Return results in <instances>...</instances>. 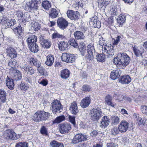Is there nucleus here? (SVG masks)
<instances>
[{
    "label": "nucleus",
    "mask_w": 147,
    "mask_h": 147,
    "mask_svg": "<svg viewBox=\"0 0 147 147\" xmlns=\"http://www.w3.org/2000/svg\"><path fill=\"white\" fill-rule=\"evenodd\" d=\"M114 47L111 44H108L102 47V53L107 56H112L114 55Z\"/></svg>",
    "instance_id": "423d86ee"
},
{
    "label": "nucleus",
    "mask_w": 147,
    "mask_h": 147,
    "mask_svg": "<svg viewBox=\"0 0 147 147\" xmlns=\"http://www.w3.org/2000/svg\"><path fill=\"white\" fill-rule=\"evenodd\" d=\"M102 54H98L96 57V59L99 62L103 61L105 59V54L102 53Z\"/></svg>",
    "instance_id": "09e8293b"
},
{
    "label": "nucleus",
    "mask_w": 147,
    "mask_h": 147,
    "mask_svg": "<svg viewBox=\"0 0 147 147\" xmlns=\"http://www.w3.org/2000/svg\"><path fill=\"white\" fill-rule=\"evenodd\" d=\"M109 0H98V6L104 9L105 7L109 3Z\"/></svg>",
    "instance_id": "393cba45"
},
{
    "label": "nucleus",
    "mask_w": 147,
    "mask_h": 147,
    "mask_svg": "<svg viewBox=\"0 0 147 147\" xmlns=\"http://www.w3.org/2000/svg\"><path fill=\"white\" fill-rule=\"evenodd\" d=\"M15 15L17 17L18 20H23L25 21H29V20L25 14L21 11L18 10L15 11Z\"/></svg>",
    "instance_id": "4468645a"
},
{
    "label": "nucleus",
    "mask_w": 147,
    "mask_h": 147,
    "mask_svg": "<svg viewBox=\"0 0 147 147\" xmlns=\"http://www.w3.org/2000/svg\"><path fill=\"white\" fill-rule=\"evenodd\" d=\"M52 110L53 113H60L62 110V105L60 102H53L51 104Z\"/></svg>",
    "instance_id": "9d476101"
},
{
    "label": "nucleus",
    "mask_w": 147,
    "mask_h": 147,
    "mask_svg": "<svg viewBox=\"0 0 147 147\" xmlns=\"http://www.w3.org/2000/svg\"><path fill=\"white\" fill-rule=\"evenodd\" d=\"M40 114V111L35 113L33 117V120L35 121L39 122L42 121L41 118Z\"/></svg>",
    "instance_id": "e433bc0d"
},
{
    "label": "nucleus",
    "mask_w": 147,
    "mask_h": 147,
    "mask_svg": "<svg viewBox=\"0 0 147 147\" xmlns=\"http://www.w3.org/2000/svg\"><path fill=\"white\" fill-rule=\"evenodd\" d=\"M65 119V117L62 115L57 117L53 121V123H59Z\"/></svg>",
    "instance_id": "a19ab883"
},
{
    "label": "nucleus",
    "mask_w": 147,
    "mask_h": 147,
    "mask_svg": "<svg viewBox=\"0 0 147 147\" xmlns=\"http://www.w3.org/2000/svg\"><path fill=\"white\" fill-rule=\"evenodd\" d=\"M69 55L71 56V57H70L69 60H68V63H72L74 61L75 59L76 58V56L74 54H70Z\"/></svg>",
    "instance_id": "6e6d98bb"
},
{
    "label": "nucleus",
    "mask_w": 147,
    "mask_h": 147,
    "mask_svg": "<svg viewBox=\"0 0 147 147\" xmlns=\"http://www.w3.org/2000/svg\"><path fill=\"white\" fill-rule=\"evenodd\" d=\"M50 145L52 147H64L63 143L59 142L55 140L51 142L50 143Z\"/></svg>",
    "instance_id": "2f4dec72"
},
{
    "label": "nucleus",
    "mask_w": 147,
    "mask_h": 147,
    "mask_svg": "<svg viewBox=\"0 0 147 147\" xmlns=\"http://www.w3.org/2000/svg\"><path fill=\"white\" fill-rule=\"evenodd\" d=\"M40 44L42 47L45 49L49 48L51 46L50 41L48 40L43 39L40 40Z\"/></svg>",
    "instance_id": "4be33fe9"
},
{
    "label": "nucleus",
    "mask_w": 147,
    "mask_h": 147,
    "mask_svg": "<svg viewBox=\"0 0 147 147\" xmlns=\"http://www.w3.org/2000/svg\"><path fill=\"white\" fill-rule=\"evenodd\" d=\"M88 136L82 134H77L72 141V143L76 144L82 141H84L87 140Z\"/></svg>",
    "instance_id": "1a4fd4ad"
},
{
    "label": "nucleus",
    "mask_w": 147,
    "mask_h": 147,
    "mask_svg": "<svg viewBox=\"0 0 147 147\" xmlns=\"http://www.w3.org/2000/svg\"><path fill=\"white\" fill-rule=\"evenodd\" d=\"M53 38H59L62 39L64 38L63 35L60 34L57 32H55L52 35Z\"/></svg>",
    "instance_id": "37998d69"
},
{
    "label": "nucleus",
    "mask_w": 147,
    "mask_h": 147,
    "mask_svg": "<svg viewBox=\"0 0 147 147\" xmlns=\"http://www.w3.org/2000/svg\"><path fill=\"white\" fill-rule=\"evenodd\" d=\"M141 110L142 112L144 114L147 115V106H142L141 107Z\"/></svg>",
    "instance_id": "4d7b16f0"
},
{
    "label": "nucleus",
    "mask_w": 147,
    "mask_h": 147,
    "mask_svg": "<svg viewBox=\"0 0 147 147\" xmlns=\"http://www.w3.org/2000/svg\"><path fill=\"white\" fill-rule=\"evenodd\" d=\"M71 126L68 123H65L60 124L59 130L60 132L63 134L67 133L70 130Z\"/></svg>",
    "instance_id": "9b49d317"
},
{
    "label": "nucleus",
    "mask_w": 147,
    "mask_h": 147,
    "mask_svg": "<svg viewBox=\"0 0 147 147\" xmlns=\"http://www.w3.org/2000/svg\"><path fill=\"white\" fill-rule=\"evenodd\" d=\"M69 110L73 114L76 115L78 112V107L76 102H72L70 105Z\"/></svg>",
    "instance_id": "a211bd4d"
},
{
    "label": "nucleus",
    "mask_w": 147,
    "mask_h": 147,
    "mask_svg": "<svg viewBox=\"0 0 147 147\" xmlns=\"http://www.w3.org/2000/svg\"><path fill=\"white\" fill-rule=\"evenodd\" d=\"M28 144L25 142H22L16 144L15 147H28Z\"/></svg>",
    "instance_id": "8fccbe9b"
},
{
    "label": "nucleus",
    "mask_w": 147,
    "mask_h": 147,
    "mask_svg": "<svg viewBox=\"0 0 147 147\" xmlns=\"http://www.w3.org/2000/svg\"><path fill=\"white\" fill-rule=\"evenodd\" d=\"M120 76L119 71L118 70H113L111 72L110 77L111 79L115 80L118 78Z\"/></svg>",
    "instance_id": "c756f323"
},
{
    "label": "nucleus",
    "mask_w": 147,
    "mask_h": 147,
    "mask_svg": "<svg viewBox=\"0 0 147 147\" xmlns=\"http://www.w3.org/2000/svg\"><path fill=\"white\" fill-rule=\"evenodd\" d=\"M70 72L67 69L62 70L61 72V78L66 79L69 76Z\"/></svg>",
    "instance_id": "a878e982"
},
{
    "label": "nucleus",
    "mask_w": 147,
    "mask_h": 147,
    "mask_svg": "<svg viewBox=\"0 0 147 147\" xmlns=\"http://www.w3.org/2000/svg\"><path fill=\"white\" fill-rule=\"evenodd\" d=\"M31 25V29L34 31L38 30L40 28L39 24L37 22H33Z\"/></svg>",
    "instance_id": "4c0bfd02"
},
{
    "label": "nucleus",
    "mask_w": 147,
    "mask_h": 147,
    "mask_svg": "<svg viewBox=\"0 0 147 147\" xmlns=\"http://www.w3.org/2000/svg\"><path fill=\"white\" fill-rule=\"evenodd\" d=\"M119 131V128L117 127H114L111 129V134L114 135H115L118 134Z\"/></svg>",
    "instance_id": "5fc2aeb1"
},
{
    "label": "nucleus",
    "mask_w": 147,
    "mask_h": 147,
    "mask_svg": "<svg viewBox=\"0 0 147 147\" xmlns=\"http://www.w3.org/2000/svg\"><path fill=\"white\" fill-rule=\"evenodd\" d=\"M68 118L70 122L74 125L76 124L75 117L69 115Z\"/></svg>",
    "instance_id": "bf43d9fd"
},
{
    "label": "nucleus",
    "mask_w": 147,
    "mask_h": 147,
    "mask_svg": "<svg viewBox=\"0 0 147 147\" xmlns=\"http://www.w3.org/2000/svg\"><path fill=\"white\" fill-rule=\"evenodd\" d=\"M122 139L123 142L124 143L125 145H127L129 143L128 139L127 138L123 137Z\"/></svg>",
    "instance_id": "69168bd1"
},
{
    "label": "nucleus",
    "mask_w": 147,
    "mask_h": 147,
    "mask_svg": "<svg viewBox=\"0 0 147 147\" xmlns=\"http://www.w3.org/2000/svg\"><path fill=\"white\" fill-rule=\"evenodd\" d=\"M67 15L68 18L72 20H76L79 18V13L78 11L70 10L67 11Z\"/></svg>",
    "instance_id": "f8f14e48"
},
{
    "label": "nucleus",
    "mask_w": 147,
    "mask_h": 147,
    "mask_svg": "<svg viewBox=\"0 0 147 147\" xmlns=\"http://www.w3.org/2000/svg\"><path fill=\"white\" fill-rule=\"evenodd\" d=\"M8 65L12 68L14 69L16 68V66H17V62L16 61L11 59L8 63Z\"/></svg>",
    "instance_id": "3c124183"
},
{
    "label": "nucleus",
    "mask_w": 147,
    "mask_h": 147,
    "mask_svg": "<svg viewBox=\"0 0 147 147\" xmlns=\"http://www.w3.org/2000/svg\"><path fill=\"white\" fill-rule=\"evenodd\" d=\"M58 45L59 49L61 51H63L67 48L68 44L66 42H61Z\"/></svg>",
    "instance_id": "c85d7f7f"
},
{
    "label": "nucleus",
    "mask_w": 147,
    "mask_h": 147,
    "mask_svg": "<svg viewBox=\"0 0 147 147\" xmlns=\"http://www.w3.org/2000/svg\"><path fill=\"white\" fill-rule=\"evenodd\" d=\"M90 103V102H81L80 105L82 108H84L88 107Z\"/></svg>",
    "instance_id": "864d4df0"
},
{
    "label": "nucleus",
    "mask_w": 147,
    "mask_h": 147,
    "mask_svg": "<svg viewBox=\"0 0 147 147\" xmlns=\"http://www.w3.org/2000/svg\"><path fill=\"white\" fill-rule=\"evenodd\" d=\"M112 124L114 125L118 124L119 122V118L117 116H113L112 118Z\"/></svg>",
    "instance_id": "de8ad7c7"
},
{
    "label": "nucleus",
    "mask_w": 147,
    "mask_h": 147,
    "mask_svg": "<svg viewBox=\"0 0 147 147\" xmlns=\"http://www.w3.org/2000/svg\"><path fill=\"white\" fill-rule=\"evenodd\" d=\"M109 122L110 121L109 118L107 116H104L102 119L100 125L101 127L105 128L107 127Z\"/></svg>",
    "instance_id": "6ab92c4d"
},
{
    "label": "nucleus",
    "mask_w": 147,
    "mask_h": 147,
    "mask_svg": "<svg viewBox=\"0 0 147 147\" xmlns=\"http://www.w3.org/2000/svg\"><path fill=\"white\" fill-rule=\"evenodd\" d=\"M91 89L90 87L88 85H84L82 87V90L84 91H88Z\"/></svg>",
    "instance_id": "13d9d810"
},
{
    "label": "nucleus",
    "mask_w": 147,
    "mask_h": 147,
    "mask_svg": "<svg viewBox=\"0 0 147 147\" xmlns=\"http://www.w3.org/2000/svg\"><path fill=\"white\" fill-rule=\"evenodd\" d=\"M47 58V60L45 62L46 64L48 66H51L52 65L54 62V59L53 55H49Z\"/></svg>",
    "instance_id": "bb28decb"
},
{
    "label": "nucleus",
    "mask_w": 147,
    "mask_h": 147,
    "mask_svg": "<svg viewBox=\"0 0 147 147\" xmlns=\"http://www.w3.org/2000/svg\"><path fill=\"white\" fill-rule=\"evenodd\" d=\"M13 30L16 34L21 35L23 32V29L21 26H18L14 28Z\"/></svg>",
    "instance_id": "ea45409f"
},
{
    "label": "nucleus",
    "mask_w": 147,
    "mask_h": 147,
    "mask_svg": "<svg viewBox=\"0 0 147 147\" xmlns=\"http://www.w3.org/2000/svg\"><path fill=\"white\" fill-rule=\"evenodd\" d=\"M14 78L16 80H20L22 78L21 72L18 70H17L14 73Z\"/></svg>",
    "instance_id": "49530a36"
},
{
    "label": "nucleus",
    "mask_w": 147,
    "mask_h": 147,
    "mask_svg": "<svg viewBox=\"0 0 147 147\" xmlns=\"http://www.w3.org/2000/svg\"><path fill=\"white\" fill-rule=\"evenodd\" d=\"M21 134H16L12 130L9 129L5 131L3 134V136L6 140H16L20 138Z\"/></svg>",
    "instance_id": "7ed1b4c3"
},
{
    "label": "nucleus",
    "mask_w": 147,
    "mask_h": 147,
    "mask_svg": "<svg viewBox=\"0 0 147 147\" xmlns=\"http://www.w3.org/2000/svg\"><path fill=\"white\" fill-rule=\"evenodd\" d=\"M6 83L8 88L10 90L14 89V84L13 80L8 76L6 79Z\"/></svg>",
    "instance_id": "412c9836"
},
{
    "label": "nucleus",
    "mask_w": 147,
    "mask_h": 147,
    "mask_svg": "<svg viewBox=\"0 0 147 147\" xmlns=\"http://www.w3.org/2000/svg\"><path fill=\"white\" fill-rule=\"evenodd\" d=\"M129 127V123L125 121H122L119 126V129L120 132L123 133L125 132Z\"/></svg>",
    "instance_id": "2eb2a0df"
},
{
    "label": "nucleus",
    "mask_w": 147,
    "mask_h": 147,
    "mask_svg": "<svg viewBox=\"0 0 147 147\" xmlns=\"http://www.w3.org/2000/svg\"><path fill=\"white\" fill-rule=\"evenodd\" d=\"M6 53L7 56L11 58H15L17 57V53L15 50L12 48L9 47L7 49Z\"/></svg>",
    "instance_id": "aec40b11"
},
{
    "label": "nucleus",
    "mask_w": 147,
    "mask_h": 147,
    "mask_svg": "<svg viewBox=\"0 0 147 147\" xmlns=\"http://www.w3.org/2000/svg\"><path fill=\"white\" fill-rule=\"evenodd\" d=\"M121 39V36H117L115 38H113V40L114 41L113 45H117L120 41Z\"/></svg>",
    "instance_id": "603ef678"
},
{
    "label": "nucleus",
    "mask_w": 147,
    "mask_h": 147,
    "mask_svg": "<svg viewBox=\"0 0 147 147\" xmlns=\"http://www.w3.org/2000/svg\"><path fill=\"white\" fill-rule=\"evenodd\" d=\"M87 50H86L84 43H81L79 45V50L83 56H85L88 59L92 60L93 59V54L94 53L95 50L93 44L90 43L88 45Z\"/></svg>",
    "instance_id": "f257e3e1"
},
{
    "label": "nucleus",
    "mask_w": 147,
    "mask_h": 147,
    "mask_svg": "<svg viewBox=\"0 0 147 147\" xmlns=\"http://www.w3.org/2000/svg\"><path fill=\"white\" fill-rule=\"evenodd\" d=\"M107 147H117V145L115 143L109 142L107 144Z\"/></svg>",
    "instance_id": "e2e57ef3"
},
{
    "label": "nucleus",
    "mask_w": 147,
    "mask_h": 147,
    "mask_svg": "<svg viewBox=\"0 0 147 147\" xmlns=\"http://www.w3.org/2000/svg\"><path fill=\"white\" fill-rule=\"evenodd\" d=\"M39 4L38 3L36 4L31 1H28L25 0L22 3V5L24 8L27 11H30L31 10H35L38 9Z\"/></svg>",
    "instance_id": "39448f33"
},
{
    "label": "nucleus",
    "mask_w": 147,
    "mask_h": 147,
    "mask_svg": "<svg viewBox=\"0 0 147 147\" xmlns=\"http://www.w3.org/2000/svg\"><path fill=\"white\" fill-rule=\"evenodd\" d=\"M69 43L75 48L79 47L75 40L73 38L70 39L68 42Z\"/></svg>",
    "instance_id": "c03bdc74"
},
{
    "label": "nucleus",
    "mask_w": 147,
    "mask_h": 147,
    "mask_svg": "<svg viewBox=\"0 0 147 147\" xmlns=\"http://www.w3.org/2000/svg\"><path fill=\"white\" fill-rule=\"evenodd\" d=\"M58 14V11L56 9L52 8L50 11L49 16L52 18H55L57 16Z\"/></svg>",
    "instance_id": "f704fd0d"
},
{
    "label": "nucleus",
    "mask_w": 147,
    "mask_h": 147,
    "mask_svg": "<svg viewBox=\"0 0 147 147\" xmlns=\"http://www.w3.org/2000/svg\"><path fill=\"white\" fill-rule=\"evenodd\" d=\"M130 57L126 53H119L117 56L113 60L115 64L126 66L128 65L130 61Z\"/></svg>",
    "instance_id": "f03ea898"
},
{
    "label": "nucleus",
    "mask_w": 147,
    "mask_h": 147,
    "mask_svg": "<svg viewBox=\"0 0 147 147\" xmlns=\"http://www.w3.org/2000/svg\"><path fill=\"white\" fill-rule=\"evenodd\" d=\"M57 23L58 26L62 30L66 28L68 25V22L62 18H58Z\"/></svg>",
    "instance_id": "ddd939ff"
},
{
    "label": "nucleus",
    "mask_w": 147,
    "mask_h": 147,
    "mask_svg": "<svg viewBox=\"0 0 147 147\" xmlns=\"http://www.w3.org/2000/svg\"><path fill=\"white\" fill-rule=\"evenodd\" d=\"M42 6L45 10H48L51 7V5L49 1L46 0L42 2Z\"/></svg>",
    "instance_id": "58836bf2"
},
{
    "label": "nucleus",
    "mask_w": 147,
    "mask_h": 147,
    "mask_svg": "<svg viewBox=\"0 0 147 147\" xmlns=\"http://www.w3.org/2000/svg\"><path fill=\"white\" fill-rule=\"evenodd\" d=\"M69 54H70L69 53H63L61 57L62 61L68 63L69 61L68 60H69L70 57H71V56H70Z\"/></svg>",
    "instance_id": "c9c22d12"
},
{
    "label": "nucleus",
    "mask_w": 147,
    "mask_h": 147,
    "mask_svg": "<svg viewBox=\"0 0 147 147\" xmlns=\"http://www.w3.org/2000/svg\"><path fill=\"white\" fill-rule=\"evenodd\" d=\"M2 23L6 27H9L13 26L16 23L15 20L14 19L11 20L5 19V18L2 20Z\"/></svg>",
    "instance_id": "f3484780"
},
{
    "label": "nucleus",
    "mask_w": 147,
    "mask_h": 147,
    "mask_svg": "<svg viewBox=\"0 0 147 147\" xmlns=\"http://www.w3.org/2000/svg\"><path fill=\"white\" fill-rule=\"evenodd\" d=\"M133 50L136 56H141L142 57H143L142 55L144 53V50L142 47H137L134 46L133 48Z\"/></svg>",
    "instance_id": "dca6fc26"
},
{
    "label": "nucleus",
    "mask_w": 147,
    "mask_h": 147,
    "mask_svg": "<svg viewBox=\"0 0 147 147\" xmlns=\"http://www.w3.org/2000/svg\"><path fill=\"white\" fill-rule=\"evenodd\" d=\"M125 16L124 15L121 14L117 18V23L120 25H122L125 22Z\"/></svg>",
    "instance_id": "cd10ccee"
},
{
    "label": "nucleus",
    "mask_w": 147,
    "mask_h": 147,
    "mask_svg": "<svg viewBox=\"0 0 147 147\" xmlns=\"http://www.w3.org/2000/svg\"><path fill=\"white\" fill-rule=\"evenodd\" d=\"M20 88L21 90H25L28 89V87L25 86L24 84L22 83L20 84Z\"/></svg>",
    "instance_id": "680f3d73"
},
{
    "label": "nucleus",
    "mask_w": 147,
    "mask_h": 147,
    "mask_svg": "<svg viewBox=\"0 0 147 147\" xmlns=\"http://www.w3.org/2000/svg\"><path fill=\"white\" fill-rule=\"evenodd\" d=\"M40 132L41 134H43L47 135V131L45 127L43 126L40 129Z\"/></svg>",
    "instance_id": "052dcab7"
},
{
    "label": "nucleus",
    "mask_w": 147,
    "mask_h": 147,
    "mask_svg": "<svg viewBox=\"0 0 147 147\" xmlns=\"http://www.w3.org/2000/svg\"><path fill=\"white\" fill-rule=\"evenodd\" d=\"M29 61L31 64L32 63L34 65L37 67V70L41 75H44V69L42 66H41L40 63L37 60V59H34L33 58H31L30 59Z\"/></svg>",
    "instance_id": "0eeeda50"
},
{
    "label": "nucleus",
    "mask_w": 147,
    "mask_h": 147,
    "mask_svg": "<svg viewBox=\"0 0 147 147\" xmlns=\"http://www.w3.org/2000/svg\"><path fill=\"white\" fill-rule=\"evenodd\" d=\"M102 113L101 109L98 107L93 108L90 110V119L94 121H97L101 117Z\"/></svg>",
    "instance_id": "20e7f679"
},
{
    "label": "nucleus",
    "mask_w": 147,
    "mask_h": 147,
    "mask_svg": "<svg viewBox=\"0 0 147 147\" xmlns=\"http://www.w3.org/2000/svg\"><path fill=\"white\" fill-rule=\"evenodd\" d=\"M74 35L75 38L77 39H83L85 37L83 33L79 31L75 32Z\"/></svg>",
    "instance_id": "473e14b6"
},
{
    "label": "nucleus",
    "mask_w": 147,
    "mask_h": 147,
    "mask_svg": "<svg viewBox=\"0 0 147 147\" xmlns=\"http://www.w3.org/2000/svg\"><path fill=\"white\" fill-rule=\"evenodd\" d=\"M37 37L31 34L30 35L28 38L27 40V42L29 45V44H32L36 43V42L37 41Z\"/></svg>",
    "instance_id": "5701e85b"
},
{
    "label": "nucleus",
    "mask_w": 147,
    "mask_h": 147,
    "mask_svg": "<svg viewBox=\"0 0 147 147\" xmlns=\"http://www.w3.org/2000/svg\"><path fill=\"white\" fill-rule=\"evenodd\" d=\"M112 100V97L109 95H107L105 98V101H111Z\"/></svg>",
    "instance_id": "774afa93"
},
{
    "label": "nucleus",
    "mask_w": 147,
    "mask_h": 147,
    "mask_svg": "<svg viewBox=\"0 0 147 147\" xmlns=\"http://www.w3.org/2000/svg\"><path fill=\"white\" fill-rule=\"evenodd\" d=\"M6 92L3 90L0 89V99L2 101H5L6 98Z\"/></svg>",
    "instance_id": "a18cd8bd"
},
{
    "label": "nucleus",
    "mask_w": 147,
    "mask_h": 147,
    "mask_svg": "<svg viewBox=\"0 0 147 147\" xmlns=\"http://www.w3.org/2000/svg\"><path fill=\"white\" fill-rule=\"evenodd\" d=\"M99 40L98 42V44L101 46L102 49V47H104V46L107 45V42L104 40H103V38L100 36H99Z\"/></svg>",
    "instance_id": "79ce46f5"
},
{
    "label": "nucleus",
    "mask_w": 147,
    "mask_h": 147,
    "mask_svg": "<svg viewBox=\"0 0 147 147\" xmlns=\"http://www.w3.org/2000/svg\"><path fill=\"white\" fill-rule=\"evenodd\" d=\"M40 114L41 116V118L42 121L43 120H46L50 116V114L49 113L46 112L44 111H40Z\"/></svg>",
    "instance_id": "7c9ffc66"
},
{
    "label": "nucleus",
    "mask_w": 147,
    "mask_h": 147,
    "mask_svg": "<svg viewBox=\"0 0 147 147\" xmlns=\"http://www.w3.org/2000/svg\"><path fill=\"white\" fill-rule=\"evenodd\" d=\"M38 82L40 84H41L44 86H46L48 84L47 81L44 80H42L40 82Z\"/></svg>",
    "instance_id": "0e129e2a"
},
{
    "label": "nucleus",
    "mask_w": 147,
    "mask_h": 147,
    "mask_svg": "<svg viewBox=\"0 0 147 147\" xmlns=\"http://www.w3.org/2000/svg\"><path fill=\"white\" fill-rule=\"evenodd\" d=\"M29 49L33 53H36L38 50V47L37 45L36 44H29Z\"/></svg>",
    "instance_id": "72a5a7b5"
},
{
    "label": "nucleus",
    "mask_w": 147,
    "mask_h": 147,
    "mask_svg": "<svg viewBox=\"0 0 147 147\" xmlns=\"http://www.w3.org/2000/svg\"><path fill=\"white\" fill-rule=\"evenodd\" d=\"M20 67L24 73L30 75L33 74L35 71L32 67L27 65L26 63L25 62L21 65Z\"/></svg>",
    "instance_id": "6e6552de"
},
{
    "label": "nucleus",
    "mask_w": 147,
    "mask_h": 147,
    "mask_svg": "<svg viewBox=\"0 0 147 147\" xmlns=\"http://www.w3.org/2000/svg\"><path fill=\"white\" fill-rule=\"evenodd\" d=\"M120 81L123 84H128L131 81V78L128 75L124 76L121 77Z\"/></svg>",
    "instance_id": "b1692460"
},
{
    "label": "nucleus",
    "mask_w": 147,
    "mask_h": 147,
    "mask_svg": "<svg viewBox=\"0 0 147 147\" xmlns=\"http://www.w3.org/2000/svg\"><path fill=\"white\" fill-rule=\"evenodd\" d=\"M90 134L91 136L94 137L97 135L98 132L96 130H93L90 133Z\"/></svg>",
    "instance_id": "338daca9"
}]
</instances>
